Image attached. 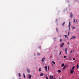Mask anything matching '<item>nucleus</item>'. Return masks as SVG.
Instances as JSON below:
<instances>
[{
  "label": "nucleus",
  "instance_id": "nucleus-1",
  "mask_svg": "<svg viewBox=\"0 0 79 79\" xmlns=\"http://www.w3.org/2000/svg\"><path fill=\"white\" fill-rule=\"evenodd\" d=\"M71 22H70V21H69V26H68L69 30H70V26H71Z\"/></svg>",
  "mask_w": 79,
  "mask_h": 79
},
{
  "label": "nucleus",
  "instance_id": "nucleus-2",
  "mask_svg": "<svg viewBox=\"0 0 79 79\" xmlns=\"http://www.w3.org/2000/svg\"><path fill=\"white\" fill-rule=\"evenodd\" d=\"M64 44V43H63L62 44L60 45V47H61V48H62V47H63V46Z\"/></svg>",
  "mask_w": 79,
  "mask_h": 79
},
{
  "label": "nucleus",
  "instance_id": "nucleus-3",
  "mask_svg": "<svg viewBox=\"0 0 79 79\" xmlns=\"http://www.w3.org/2000/svg\"><path fill=\"white\" fill-rule=\"evenodd\" d=\"M45 58H44V57H43V58H42V59L41 61L42 62H44V61H45Z\"/></svg>",
  "mask_w": 79,
  "mask_h": 79
},
{
  "label": "nucleus",
  "instance_id": "nucleus-4",
  "mask_svg": "<svg viewBox=\"0 0 79 79\" xmlns=\"http://www.w3.org/2000/svg\"><path fill=\"white\" fill-rule=\"evenodd\" d=\"M76 37L75 36H73L72 37H71V39H76Z\"/></svg>",
  "mask_w": 79,
  "mask_h": 79
},
{
  "label": "nucleus",
  "instance_id": "nucleus-5",
  "mask_svg": "<svg viewBox=\"0 0 79 79\" xmlns=\"http://www.w3.org/2000/svg\"><path fill=\"white\" fill-rule=\"evenodd\" d=\"M27 68V71L28 73H30V70H29V69H28V68Z\"/></svg>",
  "mask_w": 79,
  "mask_h": 79
},
{
  "label": "nucleus",
  "instance_id": "nucleus-6",
  "mask_svg": "<svg viewBox=\"0 0 79 79\" xmlns=\"http://www.w3.org/2000/svg\"><path fill=\"white\" fill-rule=\"evenodd\" d=\"M64 37H65V39H68V36H67V35H65Z\"/></svg>",
  "mask_w": 79,
  "mask_h": 79
},
{
  "label": "nucleus",
  "instance_id": "nucleus-7",
  "mask_svg": "<svg viewBox=\"0 0 79 79\" xmlns=\"http://www.w3.org/2000/svg\"><path fill=\"white\" fill-rule=\"evenodd\" d=\"M67 50H68V48H66L65 49V53L66 54V53H67Z\"/></svg>",
  "mask_w": 79,
  "mask_h": 79
},
{
  "label": "nucleus",
  "instance_id": "nucleus-8",
  "mask_svg": "<svg viewBox=\"0 0 79 79\" xmlns=\"http://www.w3.org/2000/svg\"><path fill=\"white\" fill-rule=\"evenodd\" d=\"M32 77V75H30L29 77H28V78L29 79H31V77Z\"/></svg>",
  "mask_w": 79,
  "mask_h": 79
},
{
  "label": "nucleus",
  "instance_id": "nucleus-9",
  "mask_svg": "<svg viewBox=\"0 0 79 79\" xmlns=\"http://www.w3.org/2000/svg\"><path fill=\"white\" fill-rule=\"evenodd\" d=\"M45 69L46 70V71H47V66H45Z\"/></svg>",
  "mask_w": 79,
  "mask_h": 79
},
{
  "label": "nucleus",
  "instance_id": "nucleus-10",
  "mask_svg": "<svg viewBox=\"0 0 79 79\" xmlns=\"http://www.w3.org/2000/svg\"><path fill=\"white\" fill-rule=\"evenodd\" d=\"M70 17L71 18H73V14L72 13H70Z\"/></svg>",
  "mask_w": 79,
  "mask_h": 79
},
{
  "label": "nucleus",
  "instance_id": "nucleus-11",
  "mask_svg": "<svg viewBox=\"0 0 79 79\" xmlns=\"http://www.w3.org/2000/svg\"><path fill=\"white\" fill-rule=\"evenodd\" d=\"M74 70H71L70 71V73H71V74H72V73H73V72Z\"/></svg>",
  "mask_w": 79,
  "mask_h": 79
},
{
  "label": "nucleus",
  "instance_id": "nucleus-12",
  "mask_svg": "<svg viewBox=\"0 0 79 79\" xmlns=\"http://www.w3.org/2000/svg\"><path fill=\"white\" fill-rule=\"evenodd\" d=\"M66 68V66L65 65L64 67H63V69H65V68Z\"/></svg>",
  "mask_w": 79,
  "mask_h": 79
},
{
  "label": "nucleus",
  "instance_id": "nucleus-13",
  "mask_svg": "<svg viewBox=\"0 0 79 79\" xmlns=\"http://www.w3.org/2000/svg\"><path fill=\"white\" fill-rule=\"evenodd\" d=\"M49 77H50V79H52L53 78V76H50Z\"/></svg>",
  "mask_w": 79,
  "mask_h": 79
},
{
  "label": "nucleus",
  "instance_id": "nucleus-14",
  "mask_svg": "<svg viewBox=\"0 0 79 79\" xmlns=\"http://www.w3.org/2000/svg\"><path fill=\"white\" fill-rule=\"evenodd\" d=\"M64 24H65V22H64L62 24V26H64Z\"/></svg>",
  "mask_w": 79,
  "mask_h": 79
},
{
  "label": "nucleus",
  "instance_id": "nucleus-15",
  "mask_svg": "<svg viewBox=\"0 0 79 79\" xmlns=\"http://www.w3.org/2000/svg\"><path fill=\"white\" fill-rule=\"evenodd\" d=\"M79 67V65L78 64H77V68L78 69V68Z\"/></svg>",
  "mask_w": 79,
  "mask_h": 79
},
{
  "label": "nucleus",
  "instance_id": "nucleus-16",
  "mask_svg": "<svg viewBox=\"0 0 79 79\" xmlns=\"http://www.w3.org/2000/svg\"><path fill=\"white\" fill-rule=\"evenodd\" d=\"M64 66V63H63L62 64L61 67H63Z\"/></svg>",
  "mask_w": 79,
  "mask_h": 79
},
{
  "label": "nucleus",
  "instance_id": "nucleus-17",
  "mask_svg": "<svg viewBox=\"0 0 79 79\" xmlns=\"http://www.w3.org/2000/svg\"><path fill=\"white\" fill-rule=\"evenodd\" d=\"M44 76V74L41 73L40 74V76Z\"/></svg>",
  "mask_w": 79,
  "mask_h": 79
},
{
  "label": "nucleus",
  "instance_id": "nucleus-18",
  "mask_svg": "<svg viewBox=\"0 0 79 79\" xmlns=\"http://www.w3.org/2000/svg\"><path fill=\"white\" fill-rule=\"evenodd\" d=\"M74 68H75V66H73V67L72 68V70H74Z\"/></svg>",
  "mask_w": 79,
  "mask_h": 79
},
{
  "label": "nucleus",
  "instance_id": "nucleus-19",
  "mask_svg": "<svg viewBox=\"0 0 79 79\" xmlns=\"http://www.w3.org/2000/svg\"><path fill=\"white\" fill-rule=\"evenodd\" d=\"M62 52V51H61L60 53L59 54V56L60 55H61V53Z\"/></svg>",
  "mask_w": 79,
  "mask_h": 79
},
{
  "label": "nucleus",
  "instance_id": "nucleus-20",
  "mask_svg": "<svg viewBox=\"0 0 79 79\" xmlns=\"http://www.w3.org/2000/svg\"><path fill=\"white\" fill-rule=\"evenodd\" d=\"M19 77H21V74L20 73H19Z\"/></svg>",
  "mask_w": 79,
  "mask_h": 79
},
{
  "label": "nucleus",
  "instance_id": "nucleus-21",
  "mask_svg": "<svg viewBox=\"0 0 79 79\" xmlns=\"http://www.w3.org/2000/svg\"><path fill=\"white\" fill-rule=\"evenodd\" d=\"M75 28H76L75 27H72V29H75Z\"/></svg>",
  "mask_w": 79,
  "mask_h": 79
},
{
  "label": "nucleus",
  "instance_id": "nucleus-22",
  "mask_svg": "<svg viewBox=\"0 0 79 79\" xmlns=\"http://www.w3.org/2000/svg\"><path fill=\"white\" fill-rule=\"evenodd\" d=\"M52 63L53 64H55V62L53 61H52Z\"/></svg>",
  "mask_w": 79,
  "mask_h": 79
},
{
  "label": "nucleus",
  "instance_id": "nucleus-23",
  "mask_svg": "<svg viewBox=\"0 0 79 79\" xmlns=\"http://www.w3.org/2000/svg\"><path fill=\"white\" fill-rule=\"evenodd\" d=\"M68 36H69V32H68Z\"/></svg>",
  "mask_w": 79,
  "mask_h": 79
},
{
  "label": "nucleus",
  "instance_id": "nucleus-24",
  "mask_svg": "<svg viewBox=\"0 0 79 79\" xmlns=\"http://www.w3.org/2000/svg\"><path fill=\"white\" fill-rule=\"evenodd\" d=\"M39 71H41V68H39Z\"/></svg>",
  "mask_w": 79,
  "mask_h": 79
},
{
  "label": "nucleus",
  "instance_id": "nucleus-25",
  "mask_svg": "<svg viewBox=\"0 0 79 79\" xmlns=\"http://www.w3.org/2000/svg\"><path fill=\"white\" fill-rule=\"evenodd\" d=\"M58 71L59 73H60L61 72V70H58Z\"/></svg>",
  "mask_w": 79,
  "mask_h": 79
},
{
  "label": "nucleus",
  "instance_id": "nucleus-26",
  "mask_svg": "<svg viewBox=\"0 0 79 79\" xmlns=\"http://www.w3.org/2000/svg\"><path fill=\"white\" fill-rule=\"evenodd\" d=\"M49 69H50V67H48V70H49Z\"/></svg>",
  "mask_w": 79,
  "mask_h": 79
},
{
  "label": "nucleus",
  "instance_id": "nucleus-27",
  "mask_svg": "<svg viewBox=\"0 0 79 79\" xmlns=\"http://www.w3.org/2000/svg\"><path fill=\"white\" fill-rule=\"evenodd\" d=\"M23 76L24 77V78H26V77H25V75H24V74H23Z\"/></svg>",
  "mask_w": 79,
  "mask_h": 79
},
{
  "label": "nucleus",
  "instance_id": "nucleus-28",
  "mask_svg": "<svg viewBox=\"0 0 79 79\" xmlns=\"http://www.w3.org/2000/svg\"><path fill=\"white\" fill-rule=\"evenodd\" d=\"M39 48H40V49H41V47H40V46H39L38 47Z\"/></svg>",
  "mask_w": 79,
  "mask_h": 79
},
{
  "label": "nucleus",
  "instance_id": "nucleus-29",
  "mask_svg": "<svg viewBox=\"0 0 79 79\" xmlns=\"http://www.w3.org/2000/svg\"><path fill=\"white\" fill-rule=\"evenodd\" d=\"M64 58H66V56H64Z\"/></svg>",
  "mask_w": 79,
  "mask_h": 79
},
{
  "label": "nucleus",
  "instance_id": "nucleus-30",
  "mask_svg": "<svg viewBox=\"0 0 79 79\" xmlns=\"http://www.w3.org/2000/svg\"><path fill=\"white\" fill-rule=\"evenodd\" d=\"M56 31L57 32H58V29L56 28Z\"/></svg>",
  "mask_w": 79,
  "mask_h": 79
},
{
  "label": "nucleus",
  "instance_id": "nucleus-31",
  "mask_svg": "<svg viewBox=\"0 0 79 79\" xmlns=\"http://www.w3.org/2000/svg\"><path fill=\"white\" fill-rule=\"evenodd\" d=\"M61 41H62V39H60V42H61Z\"/></svg>",
  "mask_w": 79,
  "mask_h": 79
},
{
  "label": "nucleus",
  "instance_id": "nucleus-32",
  "mask_svg": "<svg viewBox=\"0 0 79 79\" xmlns=\"http://www.w3.org/2000/svg\"><path fill=\"white\" fill-rule=\"evenodd\" d=\"M54 40H56V38H54Z\"/></svg>",
  "mask_w": 79,
  "mask_h": 79
},
{
  "label": "nucleus",
  "instance_id": "nucleus-33",
  "mask_svg": "<svg viewBox=\"0 0 79 79\" xmlns=\"http://www.w3.org/2000/svg\"><path fill=\"white\" fill-rule=\"evenodd\" d=\"M75 19H74V21H73V23H75Z\"/></svg>",
  "mask_w": 79,
  "mask_h": 79
},
{
  "label": "nucleus",
  "instance_id": "nucleus-34",
  "mask_svg": "<svg viewBox=\"0 0 79 79\" xmlns=\"http://www.w3.org/2000/svg\"><path fill=\"white\" fill-rule=\"evenodd\" d=\"M77 20H76L75 23H76V22H77Z\"/></svg>",
  "mask_w": 79,
  "mask_h": 79
},
{
  "label": "nucleus",
  "instance_id": "nucleus-35",
  "mask_svg": "<svg viewBox=\"0 0 79 79\" xmlns=\"http://www.w3.org/2000/svg\"><path fill=\"white\" fill-rule=\"evenodd\" d=\"M38 56H39V55H40V54H39V53H38Z\"/></svg>",
  "mask_w": 79,
  "mask_h": 79
},
{
  "label": "nucleus",
  "instance_id": "nucleus-36",
  "mask_svg": "<svg viewBox=\"0 0 79 79\" xmlns=\"http://www.w3.org/2000/svg\"><path fill=\"white\" fill-rule=\"evenodd\" d=\"M46 79H48V77H46Z\"/></svg>",
  "mask_w": 79,
  "mask_h": 79
},
{
  "label": "nucleus",
  "instance_id": "nucleus-37",
  "mask_svg": "<svg viewBox=\"0 0 79 79\" xmlns=\"http://www.w3.org/2000/svg\"><path fill=\"white\" fill-rule=\"evenodd\" d=\"M70 53H73V51H70Z\"/></svg>",
  "mask_w": 79,
  "mask_h": 79
},
{
  "label": "nucleus",
  "instance_id": "nucleus-38",
  "mask_svg": "<svg viewBox=\"0 0 79 79\" xmlns=\"http://www.w3.org/2000/svg\"><path fill=\"white\" fill-rule=\"evenodd\" d=\"M67 44H68V45H69V42H67Z\"/></svg>",
  "mask_w": 79,
  "mask_h": 79
},
{
  "label": "nucleus",
  "instance_id": "nucleus-39",
  "mask_svg": "<svg viewBox=\"0 0 79 79\" xmlns=\"http://www.w3.org/2000/svg\"><path fill=\"white\" fill-rule=\"evenodd\" d=\"M75 60V58H74L73 59V60Z\"/></svg>",
  "mask_w": 79,
  "mask_h": 79
},
{
  "label": "nucleus",
  "instance_id": "nucleus-40",
  "mask_svg": "<svg viewBox=\"0 0 79 79\" xmlns=\"http://www.w3.org/2000/svg\"><path fill=\"white\" fill-rule=\"evenodd\" d=\"M57 47H56V46H55V48H57Z\"/></svg>",
  "mask_w": 79,
  "mask_h": 79
},
{
  "label": "nucleus",
  "instance_id": "nucleus-41",
  "mask_svg": "<svg viewBox=\"0 0 79 79\" xmlns=\"http://www.w3.org/2000/svg\"><path fill=\"white\" fill-rule=\"evenodd\" d=\"M43 65H45V63H44L43 64Z\"/></svg>",
  "mask_w": 79,
  "mask_h": 79
}]
</instances>
